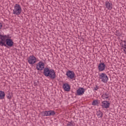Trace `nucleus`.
Here are the masks:
<instances>
[{"label":"nucleus","mask_w":126,"mask_h":126,"mask_svg":"<svg viewBox=\"0 0 126 126\" xmlns=\"http://www.w3.org/2000/svg\"><path fill=\"white\" fill-rule=\"evenodd\" d=\"M14 45V42L13 40L10 38H8V37L6 35L0 34V46L3 47H6L8 49L13 47Z\"/></svg>","instance_id":"f257e3e1"},{"label":"nucleus","mask_w":126,"mask_h":126,"mask_svg":"<svg viewBox=\"0 0 126 126\" xmlns=\"http://www.w3.org/2000/svg\"><path fill=\"white\" fill-rule=\"evenodd\" d=\"M43 74L46 77H50L51 79H55L56 77L55 70L49 69V67H46L43 70Z\"/></svg>","instance_id":"f03ea898"},{"label":"nucleus","mask_w":126,"mask_h":126,"mask_svg":"<svg viewBox=\"0 0 126 126\" xmlns=\"http://www.w3.org/2000/svg\"><path fill=\"white\" fill-rule=\"evenodd\" d=\"M21 12H22L21 6L19 4H15L13 10V14H15V15H20V14H21Z\"/></svg>","instance_id":"7ed1b4c3"},{"label":"nucleus","mask_w":126,"mask_h":126,"mask_svg":"<svg viewBox=\"0 0 126 126\" xmlns=\"http://www.w3.org/2000/svg\"><path fill=\"white\" fill-rule=\"evenodd\" d=\"M99 79H100L101 82H103V83H107L108 82V80H109V77L107 75V74L105 73H101L98 74Z\"/></svg>","instance_id":"20e7f679"},{"label":"nucleus","mask_w":126,"mask_h":126,"mask_svg":"<svg viewBox=\"0 0 126 126\" xmlns=\"http://www.w3.org/2000/svg\"><path fill=\"white\" fill-rule=\"evenodd\" d=\"M36 69L37 70H44L45 69V63L42 61H40L36 64Z\"/></svg>","instance_id":"39448f33"},{"label":"nucleus","mask_w":126,"mask_h":126,"mask_svg":"<svg viewBox=\"0 0 126 126\" xmlns=\"http://www.w3.org/2000/svg\"><path fill=\"white\" fill-rule=\"evenodd\" d=\"M66 75L68 78H70V79L75 78V73H74L73 71L68 70L66 72Z\"/></svg>","instance_id":"423d86ee"},{"label":"nucleus","mask_w":126,"mask_h":126,"mask_svg":"<svg viewBox=\"0 0 126 126\" xmlns=\"http://www.w3.org/2000/svg\"><path fill=\"white\" fill-rule=\"evenodd\" d=\"M36 57L34 56H31L28 59V62L30 64H34L36 63Z\"/></svg>","instance_id":"0eeeda50"},{"label":"nucleus","mask_w":126,"mask_h":126,"mask_svg":"<svg viewBox=\"0 0 126 126\" xmlns=\"http://www.w3.org/2000/svg\"><path fill=\"white\" fill-rule=\"evenodd\" d=\"M98 69L99 71H104L106 69V64L100 61V63L98 65Z\"/></svg>","instance_id":"6e6552de"},{"label":"nucleus","mask_w":126,"mask_h":126,"mask_svg":"<svg viewBox=\"0 0 126 126\" xmlns=\"http://www.w3.org/2000/svg\"><path fill=\"white\" fill-rule=\"evenodd\" d=\"M101 107L103 109H108V108H110V102L104 100L101 102Z\"/></svg>","instance_id":"1a4fd4ad"},{"label":"nucleus","mask_w":126,"mask_h":126,"mask_svg":"<svg viewBox=\"0 0 126 126\" xmlns=\"http://www.w3.org/2000/svg\"><path fill=\"white\" fill-rule=\"evenodd\" d=\"M63 88L64 89V91H67V92H69V91H70V85H69L67 83H64L63 84Z\"/></svg>","instance_id":"9d476101"},{"label":"nucleus","mask_w":126,"mask_h":126,"mask_svg":"<svg viewBox=\"0 0 126 126\" xmlns=\"http://www.w3.org/2000/svg\"><path fill=\"white\" fill-rule=\"evenodd\" d=\"M84 92H85V89L83 88H80L76 91L77 95H78V96H81V95H83L84 94Z\"/></svg>","instance_id":"9b49d317"},{"label":"nucleus","mask_w":126,"mask_h":126,"mask_svg":"<svg viewBox=\"0 0 126 126\" xmlns=\"http://www.w3.org/2000/svg\"><path fill=\"white\" fill-rule=\"evenodd\" d=\"M120 46L122 47V49L124 50V53H125L126 55V41L122 40V42L120 43Z\"/></svg>","instance_id":"f8f14e48"},{"label":"nucleus","mask_w":126,"mask_h":126,"mask_svg":"<svg viewBox=\"0 0 126 126\" xmlns=\"http://www.w3.org/2000/svg\"><path fill=\"white\" fill-rule=\"evenodd\" d=\"M105 6H106V8L108 9L109 10H111L112 8H113V4L111 3H110L108 1H106L105 2Z\"/></svg>","instance_id":"ddd939ff"},{"label":"nucleus","mask_w":126,"mask_h":126,"mask_svg":"<svg viewBox=\"0 0 126 126\" xmlns=\"http://www.w3.org/2000/svg\"><path fill=\"white\" fill-rule=\"evenodd\" d=\"M99 104H100V100L96 99L93 101L92 105H93V106H98Z\"/></svg>","instance_id":"4468645a"},{"label":"nucleus","mask_w":126,"mask_h":126,"mask_svg":"<svg viewBox=\"0 0 126 126\" xmlns=\"http://www.w3.org/2000/svg\"><path fill=\"white\" fill-rule=\"evenodd\" d=\"M4 97H5V93H4V92L0 91V99H4Z\"/></svg>","instance_id":"2eb2a0df"},{"label":"nucleus","mask_w":126,"mask_h":126,"mask_svg":"<svg viewBox=\"0 0 126 126\" xmlns=\"http://www.w3.org/2000/svg\"><path fill=\"white\" fill-rule=\"evenodd\" d=\"M96 115L98 118H103V112L101 110L96 112Z\"/></svg>","instance_id":"dca6fc26"},{"label":"nucleus","mask_w":126,"mask_h":126,"mask_svg":"<svg viewBox=\"0 0 126 126\" xmlns=\"http://www.w3.org/2000/svg\"><path fill=\"white\" fill-rule=\"evenodd\" d=\"M41 114L43 117H48L50 116L49 111H42Z\"/></svg>","instance_id":"f3484780"},{"label":"nucleus","mask_w":126,"mask_h":126,"mask_svg":"<svg viewBox=\"0 0 126 126\" xmlns=\"http://www.w3.org/2000/svg\"><path fill=\"white\" fill-rule=\"evenodd\" d=\"M115 35H116V36H117V37H120V36H122V33L120 31H116L115 32Z\"/></svg>","instance_id":"a211bd4d"},{"label":"nucleus","mask_w":126,"mask_h":126,"mask_svg":"<svg viewBox=\"0 0 126 126\" xmlns=\"http://www.w3.org/2000/svg\"><path fill=\"white\" fill-rule=\"evenodd\" d=\"M49 116H55L56 115V112L54 110H50L49 111Z\"/></svg>","instance_id":"6ab92c4d"},{"label":"nucleus","mask_w":126,"mask_h":126,"mask_svg":"<svg viewBox=\"0 0 126 126\" xmlns=\"http://www.w3.org/2000/svg\"><path fill=\"white\" fill-rule=\"evenodd\" d=\"M6 97L7 99H9V100H11V95H10V93L8 92V94L6 95Z\"/></svg>","instance_id":"aec40b11"},{"label":"nucleus","mask_w":126,"mask_h":126,"mask_svg":"<svg viewBox=\"0 0 126 126\" xmlns=\"http://www.w3.org/2000/svg\"><path fill=\"white\" fill-rule=\"evenodd\" d=\"M109 95V93H106L105 94H103L102 95V98H103V99H104V97H106V96H108Z\"/></svg>","instance_id":"412c9836"},{"label":"nucleus","mask_w":126,"mask_h":126,"mask_svg":"<svg viewBox=\"0 0 126 126\" xmlns=\"http://www.w3.org/2000/svg\"><path fill=\"white\" fill-rule=\"evenodd\" d=\"M98 89H99V87L97 85H95V87L94 88V90H95L96 91H97Z\"/></svg>","instance_id":"4be33fe9"},{"label":"nucleus","mask_w":126,"mask_h":126,"mask_svg":"<svg viewBox=\"0 0 126 126\" xmlns=\"http://www.w3.org/2000/svg\"><path fill=\"white\" fill-rule=\"evenodd\" d=\"M2 27V24H1L0 22V29H1Z\"/></svg>","instance_id":"5701e85b"},{"label":"nucleus","mask_w":126,"mask_h":126,"mask_svg":"<svg viewBox=\"0 0 126 126\" xmlns=\"http://www.w3.org/2000/svg\"><path fill=\"white\" fill-rule=\"evenodd\" d=\"M103 99H109V96H106L105 97H104Z\"/></svg>","instance_id":"b1692460"},{"label":"nucleus","mask_w":126,"mask_h":126,"mask_svg":"<svg viewBox=\"0 0 126 126\" xmlns=\"http://www.w3.org/2000/svg\"><path fill=\"white\" fill-rule=\"evenodd\" d=\"M81 40L82 41H84V38H81Z\"/></svg>","instance_id":"393cba45"}]
</instances>
